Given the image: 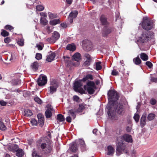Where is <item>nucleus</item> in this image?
Returning a JSON list of instances; mask_svg holds the SVG:
<instances>
[{"label": "nucleus", "instance_id": "f257e3e1", "mask_svg": "<svg viewBox=\"0 0 157 157\" xmlns=\"http://www.w3.org/2000/svg\"><path fill=\"white\" fill-rule=\"evenodd\" d=\"M108 95L109 101V103L107 106V108L108 110V116L112 119H116L117 117L114 113V110H113V112L112 110L116 105H114V103H116V101L118 99V95L116 91L112 90L109 91Z\"/></svg>", "mask_w": 157, "mask_h": 157}, {"label": "nucleus", "instance_id": "f03ea898", "mask_svg": "<svg viewBox=\"0 0 157 157\" xmlns=\"http://www.w3.org/2000/svg\"><path fill=\"white\" fill-rule=\"evenodd\" d=\"M82 86L81 81H76L74 83V87L75 91L81 94H86V90L89 94H92L94 93L95 89V83L93 81H88L86 82V85L84 86L85 90L82 88L81 89V87Z\"/></svg>", "mask_w": 157, "mask_h": 157}, {"label": "nucleus", "instance_id": "7ed1b4c3", "mask_svg": "<svg viewBox=\"0 0 157 157\" xmlns=\"http://www.w3.org/2000/svg\"><path fill=\"white\" fill-rule=\"evenodd\" d=\"M37 142L40 144V147L45 154L51 152L52 148L50 143V140L47 137H41L38 140Z\"/></svg>", "mask_w": 157, "mask_h": 157}, {"label": "nucleus", "instance_id": "20e7f679", "mask_svg": "<svg viewBox=\"0 0 157 157\" xmlns=\"http://www.w3.org/2000/svg\"><path fill=\"white\" fill-rule=\"evenodd\" d=\"M140 24L142 28L146 30H151L153 27L152 21L147 17H144Z\"/></svg>", "mask_w": 157, "mask_h": 157}, {"label": "nucleus", "instance_id": "39448f33", "mask_svg": "<svg viewBox=\"0 0 157 157\" xmlns=\"http://www.w3.org/2000/svg\"><path fill=\"white\" fill-rule=\"evenodd\" d=\"M151 39V36L146 32H143L141 36L136 41L138 44H142L146 43L150 40Z\"/></svg>", "mask_w": 157, "mask_h": 157}, {"label": "nucleus", "instance_id": "423d86ee", "mask_svg": "<svg viewBox=\"0 0 157 157\" xmlns=\"http://www.w3.org/2000/svg\"><path fill=\"white\" fill-rule=\"evenodd\" d=\"M114 105H116L114 107L112 111L113 112V110H114V112L115 113L116 117H117L116 119H113L110 118L108 116V117L111 120H115L117 119L118 117L116 116L115 111H116L117 113L119 114H123L124 112L125 108L124 106L121 104H117L116 103H114Z\"/></svg>", "mask_w": 157, "mask_h": 157}, {"label": "nucleus", "instance_id": "0eeeda50", "mask_svg": "<svg viewBox=\"0 0 157 157\" xmlns=\"http://www.w3.org/2000/svg\"><path fill=\"white\" fill-rule=\"evenodd\" d=\"M128 153V152L126 146L123 143H119L117 146L116 151V154L117 156H119L123 153Z\"/></svg>", "mask_w": 157, "mask_h": 157}, {"label": "nucleus", "instance_id": "6e6552de", "mask_svg": "<svg viewBox=\"0 0 157 157\" xmlns=\"http://www.w3.org/2000/svg\"><path fill=\"white\" fill-rule=\"evenodd\" d=\"M58 86V84L56 81L55 80H52L50 82V86L48 88L49 94H52L56 92Z\"/></svg>", "mask_w": 157, "mask_h": 157}, {"label": "nucleus", "instance_id": "1a4fd4ad", "mask_svg": "<svg viewBox=\"0 0 157 157\" xmlns=\"http://www.w3.org/2000/svg\"><path fill=\"white\" fill-rule=\"evenodd\" d=\"M78 14V12L77 10L72 11L70 13L68 17V20L70 24L72 23L73 19L76 18Z\"/></svg>", "mask_w": 157, "mask_h": 157}, {"label": "nucleus", "instance_id": "9d476101", "mask_svg": "<svg viewBox=\"0 0 157 157\" xmlns=\"http://www.w3.org/2000/svg\"><path fill=\"white\" fill-rule=\"evenodd\" d=\"M47 77L44 76L40 75L37 80L38 84L39 86L44 85L47 82Z\"/></svg>", "mask_w": 157, "mask_h": 157}, {"label": "nucleus", "instance_id": "9b49d317", "mask_svg": "<svg viewBox=\"0 0 157 157\" xmlns=\"http://www.w3.org/2000/svg\"><path fill=\"white\" fill-rule=\"evenodd\" d=\"M60 35L59 33L56 31L54 32L53 33L52 36L48 38V40L51 43H54L59 38Z\"/></svg>", "mask_w": 157, "mask_h": 157}, {"label": "nucleus", "instance_id": "f8f14e48", "mask_svg": "<svg viewBox=\"0 0 157 157\" xmlns=\"http://www.w3.org/2000/svg\"><path fill=\"white\" fill-rule=\"evenodd\" d=\"M63 58L64 59V61L66 63V65L67 66H75V64L72 62V61H71L70 60V58L69 57H68L67 56H63Z\"/></svg>", "mask_w": 157, "mask_h": 157}, {"label": "nucleus", "instance_id": "ddd939ff", "mask_svg": "<svg viewBox=\"0 0 157 157\" xmlns=\"http://www.w3.org/2000/svg\"><path fill=\"white\" fill-rule=\"evenodd\" d=\"M121 138L125 141L128 143H131L132 142V136L128 134H125L121 136Z\"/></svg>", "mask_w": 157, "mask_h": 157}, {"label": "nucleus", "instance_id": "4468645a", "mask_svg": "<svg viewBox=\"0 0 157 157\" xmlns=\"http://www.w3.org/2000/svg\"><path fill=\"white\" fill-rule=\"evenodd\" d=\"M113 30V29L112 28H105L102 33V35L103 36H106Z\"/></svg>", "mask_w": 157, "mask_h": 157}, {"label": "nucleus", "instance_id": "2eb2a0df", "mask_svg": "<svg viewBox=\"0 0 157 157\" xmlns=\"http://www.w3.org/2000/svg\"><path fill=\"white\" fill-rule=\"evenodd\" d=\"M37 117L38 119L39 124L41 126H42L44 123V117L41 114H39L37 115Z\"/></svg>", "mask_w": 157, "mask_h": 157}, {"label": "nucleus", "instance_id": "dca6fc26", "mask_svg": "<svg viewBox=\"0 0 157 157\" xmlns=\"http://www.w3.org/2000/svg\"><path fill=\"white\" fill-rule=\"evenodd\" d=\"M146 114H144L142 116L140 120V126L142 127H144L146 124Z\"/></svg>", "mask_w": 157, "mask_h": 157}, {"label": "nucleus", "instance_id": "f3484780", "mask_svg": "<svg viewBox=\"0 0 157 157\" xmlns=\"http://www.w3.org/2000/svg\"><path fill=\"white\" fill-rule=\"evenodd\" d=\"M56 55L55 53L52 52L48 55L46 59V61L50 62L54 60L55 57Z\"/></svg>", "mask_w": 157, "mask_h": 157}, {"label": "nucleus", "instance_id": "a211bd4d", "mask_svg": "<svg viewBox=\"0 0 157 157\" xmlns=\"http://www.w3.org/2000/svg\"><path fill=\"white\" fill-rule=\"evenodd\" d=\"M78 146L76 142H73L71 144L70 149L73 152H75L78 149Z\"/></svg>", "mask_w": 157, "mask_h": 157}, {"label": "nucleus", "instance_id": "6ab92c4d", "mask_svg": "<svg viewBox=\"0 0 157 157\" xmlns=\"http://www.w3.org/2000/svg\"><path fill=\"white\" fill-rule=\"evenodd\" d=\"M77 113L76 109L74 108L71 109L68 111V114L71 115L74 119L76 117V113Z\"/></svg>", "mask_w": 157, "mask_h": 157}, {"label": "nucleus", "instance_id": "aec40b11", "mask_svg": "<svg viewBox=\"0 0 157 157\" xmlns=\"http://www.w3.org/2000/svg\"><path fill=\"white\" fill-rule=\"evenodd\" d=\"M108 152L107 155H112L114 152V149L113 147L111 145H109L107 147Z\"/></svg>", "mask_w": 157, "mask_h": 157}, {"label": "nucleus", "instance_id": "412c9836", "mask_svg": "<svg viewBox=\"0 0 157 157\" xmlns=\"http://www.w3.org/2000/svg\"><path fill=\"white\" fill-rule=\"evenodd\" d=\"M72 59L75 61L79 62L81 59L80 54L79 53H75L73 55Z\"/></svg>", "mask_w": 157, "mask_h": 157}, {"label": "nucleus", "instance_id": "4be33fe9", "mask_svg": "<svg viewBox=\"0 0 157 157\" xmlns=\"http://www.w3.org/2000/svg\"><path fill=\"white\" fill-rule=\"evenodd\" d=\"M85 49L87 51H90L93 48L92 44L91 43L89 42L86 44L85 45Z\"/></svg>", "mask_w": 157, "mask_h": 157}, {"label": "nucleus", "instance_id": "5701e85b", "mask_svg": "<svg viewBox=\"0 0 157 157\" xmlns=\"http://www.w3.org/2000/svg\"><path fill=\"white\" fill-rule=\"evenodd\" d=\"M79 143V144L81 145V148L82 150L83 151H86V144L85 143L84 141V140H81L79 139L78 141Z\"/></svg>", "mask_w": 157, "mask_h": 157}, {"label": "nucleus", "instance_id": "b1692460", "mask_svg": "<svg viewBox=\"0 0 157 157\" xmlns=\"http://www.w3.org/2000/svg\"><path fill=\"white\" fill-rule=\"evenodd\" d=\"M52 109L51 108L48 109H47L45 112V115L46 118H50L52 116Z\"/></svg>", "mask_w": 157, "mask_h": 157}, {"label": "nucleus", "instance_id": "393cba45", "mask_svg": "<svg viewBox=\"0 0 157 157\" xmlns=\"http://www.w3.org/2000/svg\"><path fill=\"white\" fill-rule=\"evenodd\" d=\"M16 151V155L18 157H21L24 155V152L21 149H18Z\"/></svg>", "mask_w": 157, "mask_h": 157}, {"label": "nucleus", "instance_id": "a878e982", "mask_svg": "<svg viewBox=\"0 0 157 157\" xmlns=\"http://www.w3.org/2000/svg\"><path fill=\"white\" fill-rule=\"evenodd\" d=\"M67 50H69L70 51H75L76 47L75 45L73 44H68L66 48Z\"/></svg>", "mask_w": 157, "mask_h": 157}, {"label": "nucleus", "instance_id": "bb28decb", "mask_svg": "<svg viewBox=\"0 0 157 157\" xmlns=\"http://www.w3.org/2000/svg\"><path fill=\"white\" fill-rule=\"evenodd\" d=\"M24 115L27 117L31 116L33 115L32 112L29 109H25L23 113Z\"/></svg>", "mask_w": 157, "mask_h": 157}, {"label": "nucleus", "instance_id": "cd10ccee", "mask_svg": "<svg viewBox=\"0 0 157 157\" xmlns=\"http://www.w3.org/2000/svg\"><path fill=\"white\" fill-rule=\"evenodd\" d=\"M100 21L103 25H105L107 24V19L104 15H101L100 17Z\"/></svg>", "mask_w": 157, "mask_h": 157}, {"label": "nucleus", "instance_id": "c85d7f7f", "mask_svg": "<svg viewBox=\"0 0 157 157\" xmlns=\"http://www.w3.org/2000/svg\"><path fill=\"white\" fill-rule=\"evenodd\" d=\"M141 59L144 61H146L148 59L147 55L144 53H142L140 54Z\"/></svg>", "mask_w": 157, "mask_h": 157}, {"label": "nucleus", "instance_id": "c756f323", "mask_svg": "<svg viewBox=\"0 0 157 157\" xmlns=\"http://www.w3.org/2000/svg\"><path fill=\"white\" fill-rule=\"evenodd\" d=\"M133 61L134 63L137 65H139L141 62L138 56L136 58H134L133 59Z\"/></svg>", "mask_w": 157, "mask_h": 157}, {"label": "nucleus", "instance_id": "7c9ffc66", "mask_svg": "<svg viewBox=\"0 0 157 157\" xmlns=\"http://www.w3.org/2000/svg\"><path fill=\"white\" fill-rule=\"evenodd\" d=\"M101 62H98L95 63V69L97 70H99L101 69L102 66L101 65Z\"/></svg>", "mask_w": 157, "mask_h": 157}, {"label": "nucleus", "instance_id": "2f4dec72", "mask_svg": "<svg viewBox=\"0 0 157 157\" xmlns=\"http://www.w3.org/2000/svg\"><path fill=\"white\" fill-rule=\"evenodd\" d=\"M11 82L13 85H16L20 83V81L18 79H13Z\"/></svg>", "mask_w": 157, "mask_h": 157}, {"label": "nucleus", "instance_id": "473e14b6", "mask_svg": "<svg viewBox=\"0 0 157 157\" xmlns=\"http://www.w3.org/2000/svg\"><path fill=\"white\" fill-rule=\"evenodd\" d=\"M57 119L59 122L63 121L65 120L64 116L61 114L57 115Z\"/></svg>", "mask_w": 157, "mask_h": 157}, {"label": "nucleus", "instance_id": "72a5a7b5", "mask_svg": "<svg viewBox=\"0 0 157 157\" xmlns=\"http://www.w3.org/2000/svg\"><path fill=\"white\" fill-rule=\"evenodd\" d=\"M84 109V106L83 104H80L79 105V107L77 109H76L78 113L82 112Z\"/></svg>", "mask_w": 157, "mask_h": 157}, {"label": "nucleus", "instance_id": "f704fd0d", "mask_svg": "<svg viewBox=\"0 0 157 157\" xmlns=\"http://www.w3.org/2000/svg\"><path fill=\"white\" fill-rule=\"evenodd\" d=\"M90 79V80H93V76L91 75L90 74H88L86 77L84 78H83L82 81L83 82H85L86 81L87 79Z\"/></svg>", "mask_w": 157, "mask_h": 157}, {"label": "nucleus", "instance_id": "c9c22d12", "mask_svg": "<svg viewBox=\"0 0 157 157\" xmlns=\"http://www.w3.org/2000/svg\"><path fill=\"white\" fill-rule=\"evenodd\" d=\"M59 22L60 21L59 19H54L50 21V24L52 25H55Z\"/></svg>", "mask_w": 157, "mask_h": 157}, {"label": "nucleus", "instance_id": "e433bc0d", "mask_svg": "<svg viewBox=\"0 0 157 157\" xmlns=\"http://www.w3.org/2000/svg\"><path fill=\"white\" fill-rule=\"evenodd\" d=\"M7 128L3 122L0 121V129L2 131L6 130Z\"/></svg>", "mask_w": 157, "mask_h": 157}, {"label": "nucleus", "instance_id": "4c0bfd02", "mask_svg": "<svg viewBox=\"0 0 157 157\" xmlns=\"http://www.w3.org/2000/svg\"><path fill=\"white\" fill-rule=\"evenodd\" d=\"M31 66L33 69L36 70L38 69V64L37 62H35L32 64Z\"/></svg>", "mask_w": 157, "mask_h": 157}, {"label": "nucleus", "instance_id": "58836bf2", "mask_svg": "<svg viewBox=\"0 0 157 157\" xmlns=\"http://www.w3.org/2000/svg\"><path fill=\"white\" fill-rule=\"evenodd\" d=\"M48 21L44 17H41L40 18V23L43 25H45L48 23Z\"/></svg>", "mask_w": 157, "mask_h": 157}, {"label": "nucleus", "instance_id": "ea45409f", "mask_svg": "<svg viewBox=\"0 0 157 157\" xmlns=\"http://www.w3.org/2000/svg\"><path fill=\"white\" fill-rule=\"evenodd\" d=\"M155 117V115L153 113H150L148 115L147 118L149 121H151Z\"/></svg>", "mask_w": 157, "mask_h": 157}, {"label": "nucleus", "instance_id": "a19ab883", "mask_svg": "<svg viewBox=\"0 0 157 157\" xmlns=\"http://www.w3.org/2000/svg\"><path fill=\"white\" fill-rule=\"evenodd\" d=\"M48 13V16L51 19H53L56 17V15L54 13L50 12H49Z\"/></svg>", "mask_w": 157, "mask_h": 157}, {"label": "nucleus", "instance_id": "79ce46f5", "mask_svg": "<svg viewBox=\"0 0 157 157\" xmlns=\"http://www.w3.org/2000/svg\"><path fill=\"white\" fill-rule=\"evenodd\" d=\"M36 9L37 10L40 11L43 10L44 9V7L42 5H39L36 6Z\"/></svg>", "mask_w": 157, "mask_h": 157}, {"label": "nucleus", "instance_id": "37998d69", "mask_svg": "<svg viewBox=\"0 0 157 157\" xmlns=\"http://www.w3.org/2000/svg\"><path fill=\"white\" fill-rule=\"evenodd\" d=\"M32 156L33 157H42L41 155H38L37 154L36 150L35 149H33V150Z\"/></svg>", "mask_w": 157, "mask_h": 157}, {"label": "nucleus", "instance_id": "c03bdc74", "mask_svg": "<svg viewBox=\"0 0 157 157\" xmlns=\"http://www.w3.org/2000/svg\"><path fill=\"white\" fill-rule=\"evenodd\" d=\"M1 34L2 36L5 37L8 36L9 35V33L5 30H2Z\"/></svg>", "mask_w": 157, "mask_h": 157}, {"label": "nucleus", "instance_id": "a18cd8bd", "mask_svg": "<svg viewBox=\"0 0 157 157\" xmlns=\"http://www.w3.org/2000/svg\"><path fill=\"white\" fill-rule=\"evenodd\" d=\"M133 118L136 122L137 123L139 121L140 116L138 114L135 113L133 117Z\"/></svg>", "mask_w": 157, "mask_h": 157}, {"label": "nucleus", "instance_id": "49530a36", "mask_svg": "<svg viewBox=\"0 0 157 157\" xmlns=\"http://www.w3.org/2000/svg\"><path fill=\"white\" fill-rule=\"evenodd\" d=\"M91 61L87 60L85 61L83 64V66L84 67H87L89 66L90 64Z\"/></svg>", "mask_w": 157, "mask_h": 157}, {"label": "nucleus", "instance_id": "de8ad7c7", "mask_svg": "<svg viewBox=\"0 0 157 157\" xmlns=\"http://www.w3.org/2000/svg\"><path fill=\"white\" fill-rule=\"evenodd\" d=\"M34 100L36 102L39 104H40L42 103L41 100L37 97H35L34 98Z\"/></svg>", "mask_w": 157, "mask_h": 157}, {"label": "nucleus", "instance_id": "09e8293b", "mask_svg": "<svg viewBox=\"0 0 157 157\" xmlns=\"http://www.w3.org/2000/svg\"><path fill=\"white\" fill-rule=\"evenodd\" d=\"M42 56L41 54L37 53L36 55V58L38 60H39L42 59Z\"/></svg>", "mask_w": 157, "mask_h": 157}, {"label": "nucleus", "instance_id": "8fccbe9b", "mask_svg": "<svg viewBox=\"0 0 157 157\" xmlns=\"http://www.w3.org/2000/svg\"><path fill=\"white\" fill-rule=\"evenodd\" d=\"M5 29H8L10 31H12L13 30V28L12 26L9 25H7L5 26Z\"/></svg>", "mask_w": 157, "mask_h": 157}, {"label": "nucleus", "instance_id": "3c124183", "mask_svg": "<svg viewBox=\"0 0 157 157\" xmlns=\"http://www.w3.org/2000/svg\"><path fill=\"white\" fill-rule=\"evenodd\" d=\"M17 44L20 46H22L24 44V40L23 39H20L17 41Z\"/></svg>", "mask_w": 157, "mask_h": 157}, {"label": "nucleus", "instance_id": "603ef678", "mask_svg": "<svg viewBox=\"0 0 157 157\" xmlns=\"http://www.w3.org/2000/svg\"><path fill=\"white\" fill-rule=\"evenodd\" d=\"M85 57L87 59V60H92V59L90 56L87 53H86L84 54Z\"/></svg>", "mask_w": 157, "mask_h": 157}, {"label": "nucleus", "instance_id": "864d4df0", "mask_svg": "<svg viewBox=\"0 0 157 157\" xmlns=\"http://www.w3.org/2000/svg\"><path fill=\"white\" fill-rule=\"evenodd\" d=\"M146 64L149 68H151L153 66L152 64L149 61L146 62Z\"/></svg>", "mask_w": 157, "mask_h": 157}, {"label": "nucleus", "instance_id": "5fc2aeb1", "mask_svg": "<svg viewBox=\"0 0 157 157\" xmlns=\"http://www.w3.org/2000/svg\"><path fill=\"white\" fill-rule=\"evenodd\" d=\"M31 122L33 125H36L37 124V121L35 119H32L31 121Z\"/></svg>", "mask_w": 157, "mask_h": 157}, {"label": "nucleus", "instance_id": "6e6d98bb", "mask_svg": "<svg viewBox=\"0 0 157 157\" xmlns=\"http://www.w3.org/2000/svg\"><path fill=\"white\" fill-rule=\"evenodd\" d=\"M111 74L113 75H117L118 74V72L116 70H113Z\"/></svg>", "mask_w": 157, "mask_h": 157}, {"label": "nucleus", "instance_id": "4d7b16f0", "mask_svg": "<svg viewBox=\"0 0 157 157\" xmlns=\"http://www.w3.org/2000/svg\"><path fill=\"white\" fill-rule=\"evenodd\" d=\"M6 102L3 100H1L0 101V105L2 106H5L6 105Z\"/></svg>", "mask_w": 157, "mask_h": 157}, {"label": "nucleus", "instance_id": "13d9d810", "mask_svg": "<svg viewBox=\"0 0 157 157\" xmlns=\"http://www.w3.org/2000/svg\"><path fill=\"white\" fill-rule=\"evenodd\" d=\"M5 42L6 43H9L11 41L9 37H6L4 39Z\"/></svg>", "mask_w": 157, "mask_h": 157}, {"label": "nucleus", "instance_id": "bf43d9fd", "mask_svg": "<svg viewBox=\"0 0 157 157\" xmlns=\"http://www.w3.org/2000/svg\"><path fill=\"white\" fill-rule=\"evenodd\" d=\"M151 81L153 82H157V77L156 78L152 77L150 79Z\"/></svg>", "mask_w": 157, "mask_h": 157}, {"label": "nucleus", "instance_id": "052dcab7", "mask_svg": "<svg viewBox=\"0 0 157 157\" xmlns=\"http://www.w3.org/2000/svg\"><path fill=\"white\" fill-rule=\"evenodd\" d=\"M156 100L153 99H152L150 101V103L152 105H154L156 103Z\"/></svg>", "mask_w": 157, "mask_h": 157}, {"label": "nucleus", "instance_id": "680f3d73", "mask_svg": "<svg viewBox=\"0 0 157 157\" xmlns=\"http://www.w3.org/2000/svg\"><path fill=\"white\" fill-rule=\"evenodd\" d=\"M73 99L75 101L78 102L79 99V97L77 96H73Z\"/></svg>", "mask_w": 157, "mask_h": 157}, {"label": "nucleus", "instance_id": "e2e57ef3", "mask_svg": "<svg viewBox=\"0 0 157 157\" xmlns=\"http://www.w3.org/2000/svg\"><path fill=\"white\" fill-rule=\"evenodd\" d=\"M36 47L37 48L38 50H41L43 49V47L40 44H36Z\"/></svg>", "mask_w": 157, "mask_h": 157}, {"label": "nucleus", "instance_id": "0e129e2a", "mask_svg": "<svg viewBox=\"0 0 157 157\" xmlns=\"http://www.w3.org/2000/svg\"><path fill=\"white\" fill-rule=\"evenodd\" d=\"M40 15L41 16L44 17H46L47 16V14L44 12H40Z\"/></svg>", "mask_w": 157, "mask_h": 157}, {"label": "nucleus", "instance_id": "69168bd1", "mask_svg": "<svg viewBox=\"0 0 157 157\" xmlns=\"http://www.w3.org/2000/svg\"><path fill=\"white\" fill-rule=\"evenodd\" d=\"M48 137L45 136V137H47V138H48V139H49L50 143V140H51V137L50 132H48Z\"/></svg>", "mask_w": 157, "mask_h": 157}, {"label": "nucleus", "instance_id": "338daca9", "mask_svg": "<svg viewBox=\"0 0 157 157\" xmlns=\"http://www.w3.org/2000/svg\"><path fill=\"white\" fill-rule=\"evenodd\" d=\"M66 121L68 122H71V118L70 116H68L66 118Z\"/></svg>", "mask_w": 157, "mask_h": 157}, {"label": "nucleus", "instance_id": "774afa93", "mask_svg": "<svg viewBox=\"0 0 157 157\" xmlns=\"http://www.w3.org/2000/svg\"><path fill=\"white\" fill-rule=\"evenodd\" d=\"M60 25L63 28H65L67 27V25L66 23H61Z\"/></svg>", "mask_w": 157, "mask_h": 157}]
</instances>
